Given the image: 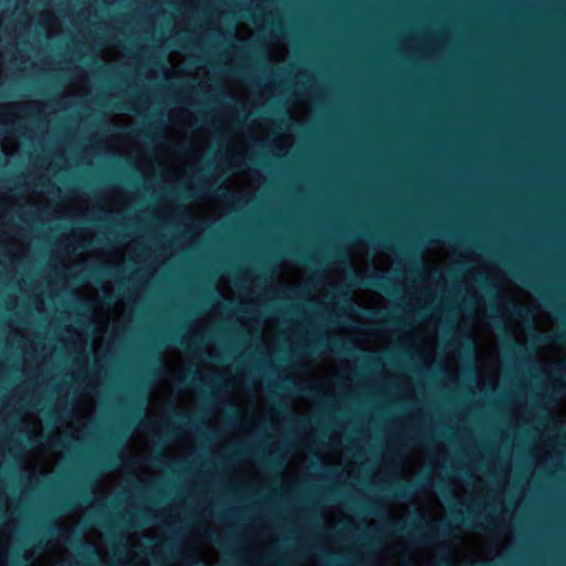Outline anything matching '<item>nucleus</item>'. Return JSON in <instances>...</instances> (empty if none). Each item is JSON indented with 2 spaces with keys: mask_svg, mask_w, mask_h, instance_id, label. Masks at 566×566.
I'll list each match as a JSON object with an SVG mask.
<instances>
[{
  "mask_svg": "<svg viewBox=\"0 0 566 566\" xmlns=\"http://www.w3.org/2000/svg\"><path fill=\"white\" fill-rule=\"evenodd\" d=\"M388 527L394 534H405L420 543H431L437 536H450L453 528L449 522H440L434 526L418 510L411 512L409 522L391 520L388 523Z\"/></svg>",
  "mask_w": 566,
  "mask_h": 566,
  "instance_id": "1",
  "label": "nucleus"
},
{
  "mask_svg": "<svg viewBox=\"0 0 566 566\" xmlns=\"http://www.w3.org/2000/svg\"><path fill=\"white\" fill-rule=\"evenodd\" d=\"M427 488L436 489L443 497L450 494L444 481L431 482L428 478L413 481L387 482L381 491L391 500L409 501L413 495Z\"/></svg>",
  "mask_w": 566,
  "mask_h": 566,
  "instance_id": "2",
  "label": "nucleus"
},
{
  "mask_svg": "<svg viewBox=\"0 0 566 566\" xmlns=\"http://www.w3.org/2000/svg\"><path fill=\"white\" fill-rule=\"evenodd\" d=\"M334 256L336 260L342 261L349 268L352 272L350 284L353 286L379 289L386 293H389V284L391 283V279L388 275H385L379 272H373L367 275H360L355 271L352 263L347 259V255L342 250L337 251Z\"/></svg>",
  "mask_w": 566,
  "mask_h": 566,
  "instance_id": "3",
  "label": "nucleus"
},
{
  "mask_svg": "<svg viewBox=\"0 0 566 566\" xmlns=\"http://www.w3.org/2000/svg\"><path fill=\"white\" fill-rule=\"evenodd\" d=\"M453 517L457 522H462L468 527L480 530V531L486 530V526L482 522L478 521V516L475 514H473V512H468L467 515H463L462 512L457 511L453 513Z\"/></svg>",
  "mask_w": 566,
  "mask_h": 566,
  "instance_id": "4",
  "label": "nucleus"
},
{
  "mask_svg": "<svg viewBox=\"0 0 566 566\" xmlns=\"http://www.w3.org/2000/svg\"><path fill=\"white\" fill-rule=\"evenodd\" d=\"M316 344L323 345L325 347L331 346L336 349L338 353L343 354H352L354 344L353 342H339L334 338H328L326 342L324 338H319Z\"/></svg>",
  "mask_w": 566,
  "mask_h": 566,
  "instance_id": "5",
  "label": "nucleus"
},
{
  "mask_svg": "<svg viewBox=\"0 0 566 566\" xmlns=\"http://www.w3.org/2000/svg\"><path fill=\"white\" fill-rule=\"evenodd\" d=\"M533 339L542 345L547 344H565L566 343V332H562L555 335H548L544 333H535Z\"/></svg>",
  "mask_w": 566,
  "mask_h": 566,
  "instance_id": "6",
  "label": "nucleus"
},
{
  "mask_svg": "<svg viewBox=\"0 0 566 566\" xmlns=\"http://www.w3.org/2000/svg\"><path fill=\"white\" fill-rule=\"evenodd\" d=\"M120 462H122L120 453L115 452V451L114 452L109 451L104 455V459L101 462V465L104 469H114V468L118 467Z\"/></svg>",
  "mask_w": 566,
  "mask_h": 566,
  "instance_id": "7",
  "label": "nucleus"
},
{
  "mask_svg": "<svg viewBox=\"0 0 566 566\" xmlns=\"http://www.w3.org/2000/svg\"><path fill=\"white\" fill-rule=\"evenodd\" d=\"M113 275V272L111 270V266L108 265H101L96 269H90L86 271V277H92L95 281H101L104 276Z\"/></svg>",
  "mask_w": 566,
  "mask_h": 566,
  "instance_id": "8",
  "label": "nucleus"
},
{
  "mask_svg": "<svg viewBox=\"0 0 566 566\" xmlns=\"http://www.w3.org/2000/svg\"><path fill=\"white\" fill-rule=\"evenodd\" d=\"M327 558H328L329 563L333 564L334 566H361V564H363V557L359 555H356L353 558H347L343 563H337V564H335L332 560L331 555H327Z\"/></svg>",
  "mask_w": 566,
  "mask_h": 566,
  "instance_id": "9",
  "label": "nucleus"
},
{
  "mask_svg": "<svg viewBox=\"0 0 566 566\" xmlns=\"http://www.w3.org/2000/svg\"><path fill=\"white\" fill-rule=\"evenodd\" d=\"M514 276L518 279L522 283L526 284L527 286L534 289L537 293H541V291L533 284V281L530 279L526 272L523 270H516L514 272Z\"/></svg>",
  "mask_w": 566,
  "mask_h": 566,
  "instance_id": "10",
  "label": "nucleus"
},
{
  "mask_svg": "<svg viewBox=\"0 0 566 566\" xmlns=\"http://www.w3.org/2000/svg\"><path fill=\"white\" fill-rule=\"evenodd\" d=\"M291 254L294 255L297 260L306 262V263H313V259L305 253L298 251V250H292Z\"/></svg>",
  "mask_w": 566,
  "mask_h": 566,
  "instance_id": "11",
  "label": "nucleus"
},
{
  "mask_svg": "<svg viewBox=\"0 0 566 566\" xmlns=\"http://www.w3.org/2000/svg\"><path fill=\"white\" fill-rule=\"evenodd\" d=\"M181 195L185 197V198H195V197H198L199 193H198V190L195 189V188H185L181 192Z\"/></svg>",
  "mask_w": 566,
  "mask_h": 566,
  "instance_id": "12",
  "label": "nucleus"
},
{
  "mask_svg": "<svg viewBox=\"0 0 566 566\" xmlns=\"http://www.w3.org/2000/svg\"><path fill=\"white\" fill-rule=\"evenodd\" d=\"M514 315L523 316L527 314V310L522 305L514 304L511 311Z\"/></svg>",
  "mask_w": 566,
  "mask_h": 566,
  "instance_id": "13",
  "label": "nucleus"
},
{
  "mask_svg": "<svg viewBox=\"0 0 566 566\" xmlns=\"http://www.w3.org/2000/svg\"><path fill=\"white\" fill-rule=\"evenodd\" d=\"M408 440L411 442H415V443H419V442L424 441L426 437L420 432H416L415 434L409 436Z\"/></svg>",
  "mask_w": 566,
  "mask_h": 566,
  "instance_id": "14",
  "label": "nucleus"
},
{
  "mask_svg": "<svg viewBox=\"0 0 566 566\" xmlns=\"http://www.w3.org/2000/svg\"><path fill=\"white\" fill-rule=\"evenodd\" d=\"M151 461H153L156 465H159V464L164 463V461H165V454H164V453H157L156 455L151 457Z\"/></svg>",
  "mask_w": 566,
  "mask_h": 566,
  "instance_id": "15",
  "label": "nucleus"
},
{
  "mask_svg": "<svg viewBox=\"0 0 566 566\" xmlns=\"http://www.w3.org/2000/svg\"><path fill=\"white\" fill-rule=\"evenodd\" d=\"M265 465L270 469V470H274L276 469L277 467L281 465V462L276 461V460H266L265 461Z\"/></svg>",
  "mask_w": 566,
  "mask_h": 566,
  "instance_id": "16",
  "label": "nucleus"
},
{
  "mask_svg": "<svg viewBox=\"0 0 566 566\" xmlns=\"http://www.w3.org/2000/svg\"><path fill=\"white\" fill-rule=\"evenodd\" d=\"M195 381V374H191V376L188 378H184L180 380V384L185 385V386H189L190 384H192Z\"/></svg>",
  "mask_w": 566,
  "mask_h": 566,
  "instance_id": "17",
  "label": "nucleus"
},
{
  "mask_svg": "<svg viewBox=\"0 0 566 566\" xmlns=\"http://www.w3.org/2000/svg\"><path fill=\"white\" fill-rule=\"evenodd\" d=\"M366 510H368L369 513H373L375 515L379 514L380 511H379V506L377 504H371L370 506H368Z\"/></svg>",
  "mask_w": 566,
  "mask_h": 566,
  "instance_id": "18",
  "label": "nucleus"
},
{
  "mask_svg": "<svg viewBox=\"0 0 566 566\" xmlns=\"http://www.w3.org/2000/svg\"><path fill=\"white\" fill-rule=\"evenodd\" d=\"M282 382L286 386V388H290L292 385H293L294 387H296L295 381H293V380H291V379H289V378H284V379L282 380Z\"/></svg>",
  "mask_w": 566,
  "mask_h": 566,
  "instance_id": "19",
  "label": "nucleus"
},
{
  "mask_svg": "<svg viewBox=\"0 0 566 566\" xmlns=\"http://www.w3.org/2000/svg\"><path fill=\"white\" fill-rule=\"evenodd\" d=\"M126 129H127V135H129L130 137H137L140 134L139 130H138V134H137V130L134 129V128H129V129L126 128Z\"/></svg>",
  "mask_w": 566,
  "mask_h": 566,
  "instance_id": "20",
  "label": "nucleus"
},
{
  "mask_svg": "<svg viewBox=\"0 0 566 566\" xmlns=\"http://www.w3.org/2000/svg\"><path fill=\"white\" fill-rule=\"evenodd\" d=\"M218 191H220V196L228 197V192L224 189H222L221 187H218V189L216 191H211L210 195L217 193Z\"/></svg>",
  "mask_w": 566,
  "mask_h": 566,
  "instance_id": "21",
  "label": "nucleus"
},
{
  "mask_svg": "<svg viewBox=\"0 0 566 566\" xmlns=\"http://www.w3.org/2000/svg\"><path fill=\"white\" fill-rule=\"evenodd\" d=\"M555 370L558 373H562V371L566 373V363H562Z\"/></svg>",
  "mask_w": 566,
  "mask_h": 566,
  "instance_id": "22",
  "label": "nucleus"
},
{
  "mask_svg": "<svg viewBox=\"0 0 566 566\" xmlns=\"http://www.w3.org/2000/svg\"><path fill=\"white\" fill-rule=\"evenodd\" d=\"M76 497L82 499V501H84V502H87V501H88V495H86L85 493H82V492H81V493H78V494L76 495Z\"/></svg>",
  "mask_w": 566,
  "mask_h": 566,
  "instance_id": "23",
  "label": "nucleus"
},
{
  "mask_svg": "<svg viewBox=\"0 0 566 566\" xmlns=\"http://www.w3.org/2000/svg\"><path fill=\"white\" fill-rule=\"evenodd\" d=\"M78 544H80V546H81L82 548H85V549H90V551H91V546H90V544H88V543L83 542V541H80V542H78Z\"/></svg>",
  "mask_w": 566,
  "mask_h": 566,
  "instance_id": "24",
  "label": "nucleus"
},
{
  "mask_svg": "<svg viewBox=\"0 0 566 566\" xmlns=\"http://www.w3.org/2000/svg\"><path fill=\"white\" fill-rule=\"evenodd\" d=\"M144 137H145L146 140H149V142H154V139H155L154 135H151L149 133H145Z\"/></svg>",
  "mask_w": 566,
  "mask_h": 566,
  "instance_id": "25",
  "label": "nucleus"
},
{
  "mask_svg": "<svg viewBox=\"0 0 566 566\" xmlns=\"http://www.w3.org/2000/svg\"><path fill=\"white\" fill-rule=\"evenodd\" d=\"M176 416L179 418V420H181V421H186V423H188V422H189V418H188L186 415H179V413H178V415H176Z\"/></svg>",
  "mask_w": 566,
  "mask_h": 566,
  "instance_id": "26",
  "label": "nucleus"
},
{
  "mask_svg": "<svg viewBox=\"0 0 566 566\" xmlns=\"http://www.w3.org/2000/svg\"><path fill=\"white\" fill-rule=\"evenodd\" d=\"M163 545H164L167 549H172V543H171L170 541H168V539H167V541H165V542L163 543Z\"/></svg>",
  "mask_w": 566,
  "mask_h": 566,
  "instance_id": "27",
  "label": "nucleus"
},
{
  "mask_svg": "<svg viewBox=\"0 0 566 566\" xmlns=\"http://www.w3.org/2000/svg\"><path fill=\"white\" fill-rule=\"evenodd\" d=\"M104 301L107 303V304H111L113 302V296L112 295H106L104 297Z\"/></svg>",
  "mask_w": 566,
  "mask_h": 566,
  "instance_id": "28",
  "label": "nucleus"
},
{
  "mask_svg": "<svg viewBox=\"0 0 566 566\" xmlns=\"http://www.w3.org/2000/svg\"><path fill=\"white\" fill-rule=\"evenodd\" d=\"M481 284H482V285H483V287H485V289L490 286V283H489L485 279H482Z\"/></svg>",
  "mask_w": 566,
  "mask_h": 566,
  "instance_id": "29",
  "label": "nucleus"
},
{
  "mask_svg": "<svg viewBox=\"0 0 566 566\" xmlns=\"http://www.w3.org/2000/svg\"><path fill=\"white\" fill-rule=\"evenodd\" d=\"M101 525L103 527H108V526L111 527L112 526L107 521H101Z\"/></svg>",
  "mask_w": 566,
  "mask_h": 566,
  "instance_id": "30",
  "label": "nucleus"
},
{
  "mask_svg": "<svg viewBox=\"0 0 566 566\" xmlns=\"http://www.w3.org/2000/svg\"><path fill=\"white\" fill-rule=\"evenodd\" d=\"M324 469L329 473H335L336 471L331 467H324Z\"/></svg>",
  "mask_w": 566,
  "mask_h": 566,
  "instance_id": "31",
  "label": "nucleus"
},
{
  "mask_svg": "<svg viewBox=\"0 0 566 566\" xmlns=\"http://www.w3.org/2000/svg\"><path fill=\"white\" fill-rule=\"evenodd\" d=\"M46 416H48L49 418L55 417V412L48 411V412H46Z\"/></svg>",
  "mask_w": 566,
  "mask_h": 566,
  "instance_id": "32",
  "label": "nucleus"
},
{
  "mask_svg": "<svg viewBox=\"0 0 566 566\" xmlns=\"http://www.w3.org/2000/svg\"><path fill=\"white\" fill-rule=\"evenodd\" d=\"M213 542H214V543H217V544H219V545H221V542L219 541V537H218V536L213 537Z\"/></svg>",
  "mask_w": 566,
  "mask_h": 566,
  "instance_id": "33",
  "label": "nucleus"
},
{
  "mask_svg": "<svg viewBox=\"0 0 566 566\" xmlns=\"http://www.w3.org/2000/svg\"><path fill=\"white\" fill-rule=\"evenodd\" d=\"M544 301H545V303H546L547 305H553V303H552V301H551L549 298H544Z\"/></svg>",
  "mask_w": 566,
  "mask_h": 566,
  "instance_id": "34",
  "label": "nucleus"
},
{
  "mask_svg": "<svg viewBox=\"0 0 566 566\" xmlns=\"http://www.w3.org/2000/svg\"><path fill=\"white\" fill-rule=\"evenodd\" d=\"M512 348H514V349H515V348L521 349V348H520V345H517L516 343H512Z\"/></svg>",
  "mask_w": 566,
  "mask_h": 566,
  "instance_id": "35",
  "label": "nucleus"
},
{
  "mask_svg": "<svg viewBox=\"0 0 566 566\" xmlns=\"http://www.w3.org/2000/svg\"><path fill=\"white\" fill-rule=\"evenodd\" d=\"M338 293H339L340 295H347V292H345L344 290H338Z\"/></svg>",
  "mask_w": 566,
  "mask_h": 566,
  "instance_id": "36",
  "label": "nucleus"
},
{
  "mask_svg": "<svg viewBox=\"0 0 566 566\" xmlns=\"http://www.w3.org/2000/svg\"><path fill=\"white\" fill-rule=\"evenodd\" d=\"M211 297H217L213 293H210L207 297V300H210Z\"/></svg>",
  "mask_w": 566,
  "mask_h": 566,
  "instance_id": "37",
  "label": "nucleus"
},
{
  "mask_svg": "<svg viewBox=\"0 0 566 566\" xmlns=\"http://www.w3.org/2000/svg\"><path fill=\"white\" fill-rule=\"evenodd\" d=\"M418 316H419L420 318H423L424 313H423V312H419V313H418Z\"/></svg>",
  "mask_w": 566,
  "mask_h": 566,
  "instance_id": "38",
  "label": "nucleus"
},
{
  "mask_svg": "<svg viewBox=\"0 0 566 566\" xmlns=\"http://www.w3.org/2000/svg\"><path fill=\"white\" fill-rule=\"evenodd\" d=\"M494 324H495L497 327H500L499 319H495V321H494Z\"/></svg>",
  "mask_w": 566,
  "mask_h": 566,
  "instance_id": "39",
  "label": "nucleus"
},
{
  "mask_svg": "<svg viewBox=\"0 0 566 566\" xmlns=\"http://www.w3.org/2000/svg\"><path fill=\"white\" fill-rule=\"evenodd\" d=\"M193 345L196 346L197 344L193 343ZM191 346H192V343H189L188 349H191L192 348Z\"/></svg>",
  "mask_w": 566,
  "mask_h": 566,
  "instance_id": "40",
  "label": "nucleus"
},
{
  "mask_svg": "<svg viewBox=\"0 0 566 566\" xmlns=\"http://www.w3.org/2000/svg\"><path fill=\"white\" fill-rule=\"evenodd\" d=\"M59 447H65V444L63 442H57Z\"/></svg>",
  "mask_w": 566,
  "mask_h": 566,
  "instance_id": "41",
  "label": "nucleus"
},
{
  "mask_svg": "<svg viewBox=\"0 0 566 566\" xmlns=\"http://www.w3.org/2000/svg\"><path fill=\"white\" fill-rule=\"evenodd\" d=\"M155 361H156V363H160L161 360H160V358H159V357H156V358H155Z\"/></svg>",
  "mask_w": 566,
  "mask_h": 566,
  "instance_id": "42",
  "label": "nucleus"
},
{
  "mask_svg": "<svg viewBox=\"0 0 566 566\" xmlns=\"http://www.w3.org/2000/svg\"><path fill=\"white\" fill-rule=\"evenodd\" d=\"M179 344L182 345V346L185 345L184 338L180 339Z\"/></svg>",
  "mask_w": 566,
  "mask_h": 566,
  "instance_id": "43",
  "label": "nucleus"
},
{
  "mask_svg": "<svg viewBox=\"0 0 566 566\" xmlns=\"http://www.w3.org/2000/svg\"><path fill=\"white\" fill-rule=\"evenodd\" d=\"M218 517L223 518L224 516L221 513H218Z\"/></svg>",
  "mask_w": 566,
  "mask_h": 566,
  "instance_id": "44",
  "label": "nucleus"
},
{
  "mask_svg": "<svg viewBox=\"0 0 566 566\" xmlns=\"http://www.w3.org/2000/svg\"><path fill=\"white\" fill-rule=\"evenodd\" d=\"M51 187H52V190H53V191L57 190V188H56V187H54L53 185H52Z\"/></svg>",
  "mask_w": 566,
  "mask_h": 566,
  "instance_id": "45",
  "label": "nucleus"
},
{
  "mask_svg": "<svg viewBox=\"0 0 566 566\" xmlns=\"http://www.w3.org/2000/svg\"><path fill=\"white\" fill-rule=\"evenodd\" d=\"M438 235H447L446 233L437 232Z\"/></svg>",
  "mask_w": 566,
  "mask_h": 566,
  "instance_id": "46",
  "label": "nucleus"
}]
</instances>
